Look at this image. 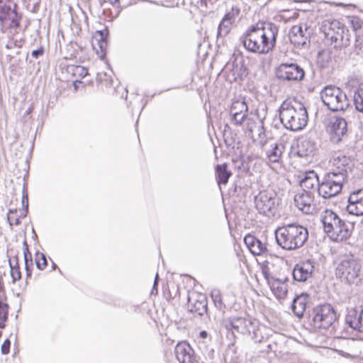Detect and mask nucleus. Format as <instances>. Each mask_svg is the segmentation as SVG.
<instances>
[{"instance_id": "obj_1", "label": "nucleus", "mask_w": 363, "mask_h": 363, "mask_svg": "<svg viewBox=\"0 0 363 363\" xmlns=\"http://www.w3.org/2000/svg\"><path fill=\"white\" fill-rule=\"evenodd\" d=\"M278 26L272 22H258L251 26L240 37V41L249 52L265 55L275 47Z\"/></svg>"}, {"instance_id": "obj_2", "label": "nucleus", "mask_w": 363, "mask_h": 363, "mask_svg": "<svg viewBox=\"0 0 363 363\" xmlns=\"http://www.w3.org/2000/svg\"><path fill=\"white\" fill-rule=\"evenodd\" d=\"M277 243L286 250H294L304 245L308 239L307 228L297 223L279 227L275 230Z\"/></svg>"}, {"instance_id": "obj_3", "label": "nucleus", "mask_w": 363, "mask_h": 363, "mask_svg": "<svg viewBox=\"0 0 363 363\" xmlns=\"http://www.w3.org/2000/svg\"><path fill=\"white\" fill-rule=\"evenodd\" d=\"M220 325L228 333L227 337L231 341L230 345L233 347L236 334L249 336L255 342L258 340V325L257 322L246 316H231L222 319Z\"/></svg>"}, {"instance_id": "obj_4", "label": "nucleus", "mask_w": 363, "mask_h": 363, "mask_svg": "<svg viewBox=\"0 0 363 363\" xmlns=\"http://www.w3.org/2000/svg\"><path fill=\"white\" fill-rule=\"evenodd\" d=\"M285 100L279 108V116L281 123L285 128L291 131L302 130L306 125L308 119V112L302 104L295 103Z\"/></svg>"}, {"instance_id": "obj_5", "label": "nucleus", "mask_w": 363, "mask_h": 363, "mask_svg": "<svg viewBox=\"0 0 363 363\" xmlns=\"http://www.w3.org/2000/svg\"><path fill=\"white\" fill-rule=\"evenodd\" d=\"M323 229L328 236L335 242H342L349 238L352 233V225L341 218L332 210L326 209L321 216Z\"/></svg>"}, {"instance_id": "obj_6", "label": "nucleus", "mask_w": 363, "mask_h": 363, "mask_svg": "<svg viewBox=\"0 0 363 363\" xmlns=\"http://www.w3.org/2000/svg\"><path fill=\"white\" fill-rule=\"evenodd\" d=\"M326 40L335 48H346L350 44L351 35L349 29L337 20H325L320 27Z\"/></svg>"}, {"instance_id": "obj_7", "label": "nucleus", "mask_w": 363, "mask_h": 363, "mask_svg": "<svg viewBox=\"0 0 363 363\" xmlns=\"http://www.w3.org/2000/svg\"><path fill=\"white\" fill-rule=\"evenodd\" d=\"M335 274L342 281L358 284L363 277L360 261L351 255L343 256L336 267Z\"/></svg>"}, {"instance_id": "obj_8", "label": "nucleus", "mask_w": 363, "mask_h": 363, "mask_svg": "<svg viewBox=\"0 0 363 363\" xmlns=\"http://www.w3.org/2000/svg\"><path fill=\"white\" fill-rule=\"evenodd\" d=\"M308 321L315 329L328 330L333 327L337 320V313L329 303L319 304L315 306L309 313Z\"/></svg>"}, {"instance_id": "obj_9", "label": "nucleus", "mask_w": 363, "mask_h": 363, "mask_svg": "<svg viewBox=\"0 0 363 363\" xmlns=\"http://www.w3.org/2000/svg\"><path fill=\"white\" fill-rule=\"evenodd\" d=\"M345 182V173L328 172L324 174L318 183V194L325 199L335 197L342 191Z\"/></svg>"}, {"instance_id": "obj_10", "label": "nucleus", "mask_w": 363, "mask_h": 363, "mask_svg": "<svg viewBox=\"0 0 363 363\" xmlns=\"http://www.w3.org/2000/svg\"><path fill=\"white\" fill-rule=\"evenodd\" d=\"M222 72L230 82L245 77L248 72L243 56L241 54H233L225 65Z\"/></svg>"}, {"instance_id": "obj_11", "label": "nucleus", "mask_w": 363, "mask_h": 363, "mask_svg": "<svg viewBox=\"0 0 363 363\" xmlns=\"http://www.w3.org/2000/svg\"><path fill=\"white\" fill-rule=\"evenodd\" d=\"M326 131L330 135V140L334 143H340L347 134V123L345 119L337 115L328 116L325 119Z\"/></svg>"}, {"instance_id": "obj_12", "label": "nucleus", "mask_w": 363, "mask_h": 363, "mask_svg": "<svg viewBox=\"0 0 363 363\" xmlns=\"http://www.w3.org/2000/svg\"><path fill=\"white\" fill-rule=\"evenodd\" d=\"M323 103L333 112L343 111L349 106L345 92H320Z\"/></svg>"}, {"instance_id": "obj_13", "label": "nucleus", "mask_w": 363, "mask_h": 363, "mask_svg": "<svg viewBox=\"0 0 363 363\" xmlns=\"http://www.w3.org/2000/svg\"><path fill=\"white\" fill-rule=\"evenodd\" d=\"M276 76L279 79L301 81L305 76V72L296 63H281L276 69Z\"/></svg>"}, {"instance_id": "obj_14", "label": "nucleus", "mask_w": 363, "mask_h": 363, "mask_svg": "<svg viewBox=\"0 0 363 363\" xmlns=\"http://www.w3.org/2000/svg\"><path fill=\"white\" fill-rule=\"evenodd\" d=\"M255 208L259 213L273 216L276 209V197L272 193L262 191L255 197Z\"/></svg>"}, {"instance_id": "obj_15", "label": "nucleus", "mask_w": 363, "mask_h": 363, "mask_svg": "<svg viewBox=\"0 0 363 363\" xmlns=\"http://www.w3.org/2000/svg\"><path fill=\"white\" fill-rule=\"evenodd\" d=\"M215 308L224 314L231 309L235 302V296L230 294H222L218 289H213L210 294Z\"/></svg>"}, {"instance_id": "obj_16", "label": "nucleus", "mask_w": 363, "mask_h": 363, "mask_svg": "<svg viewBox=\"0 0 363 363\" xmlns=\"http://www.w3.org/2000/svg\"><path fill=\"white\" fill-rule=\"evenodd\" d=\"M153 96L154 94L149 96L146 95L145 92H122L121 96L126 101L128 106L139 110L140 113Z\"/></svg>"}, {"instance_id": "obj_17", "label": "nucleus", "mask_w": 363, "mask_h": 363, "mask_svg": "<svg viewBox=\"0 0 363 363\" xmlns=\"http://www.w3.org/2000/svg\"><path fill=\"white\" fill-rule=\"evenodd\" d=\"M174 354L179 363H195L197 362V357L194 349L186 341H182L177 344Z\"/></svg>"}, {"instance_id": "obj_18", "label": "nucleus", "mask_w": 363, "mask_h": 363, "mask_svg": "<svg viewBox=\"0 0 363 363\" xmlns=\"http://www.w3.org/2000/svg\"><path fill=\"white\" fill-rule=\"evenodd\" d=\"M291 43L297 48H307L310 44L309 33L307 28L303 29L302 26H292L289 32Z\"/></svg>"}, {"instance_id": "obj_19", "label": "nucleus", "mask_w": 363, "mask_h": 363, "mask_svg": "<svg viewBox=\"0 0 363 363\" xmlns=\"http://www.w3.org/2000/svg\"><path fill=\"white\" fill-rule=\"evenodd\" d=\"M314 262L307 259L296 264L292 271L293 279L296 281H306L314 271Z\"/></svg>"}, {"instance_id": "obj_20", "label": "nucleus", "mask_w": 363, "mask_h": 363, "mask_svg": "<svg viewBox=\"0 0 363 363\" xmlns=\"http://www.w3.org/2000/svg\"><path fill=\"white\" fill-rule=\"evenodd\" d=\"M347 211L350 214L363 216V189L352 192L347 199Z\"/></svg>"}, {"instance_id": "obj_21", "label": "nucleus", "mask_w": 363, "mask_h": 363, "mask_svg": "<svg viewBox=\"0 0 363 363\" xmlns=\"http://www.w3.org/2000/svg\"><path fill=\"white\" fill-rule=\"evenodd\" d=\"M296 206L306 214L312 213L314 211L313 196L307 190H302L294 196Z\"/></svg>"}, {"instance_id": "obj_22", "label": "nucleus", "mask_w": 363, "mask_h": 363, "mask_svg": "<svg viewBox=\"0 0 363 363\" xmlns=\"http://www.w3.org/2000/svg\"><path fill=\"white\" fill-rule=\"evenodd\" d=\"M316 150L315 143L309 138L301 139L297 141L296 146L293 148V153L299 157L311 158Z\"/></svg>"}, {"instance_id": "obj_23", "label": "nucleus", "mask_w": 363, "mask_h": 363, "mask_svg": "<svg viewBox=\"0 0 363 363\" xmlns=\"http://www.w3.org/2000/svg\"><path fill=\"white\" fill-rule=\"evenodd\" d=\"M244 242L254 255H262L267 253L266 244L255 235L248 234L245 236Z\"/></svg>"}, {"instance_id": "obj_24", "label": "nucleus", "mask_w": 363, "mask_h": 363, "mask_svg": "<svg viewBox=\"0 0 363 363\" xmlns=\"http://www.w3.org/2000/svg\"><path fill=\"white\" fill-rule=\"evenodd\" d=\"M345 323L352 329L363 333V309L350 311L345 316Z\"/></svg>"}, {"instance_id": "obj_25", "label": "nucleus", "mask_w": 363, "mask_h": 363, "mask_svg": "<svg viewBox=\"0 0 363 363\" xmlns=\"http://www.w3.org/2000/svg\"><path fill=\"white\" fill-rule=\"evenodd\" d=\"M352 161L350 158L345 155L337 156L333 160V165L335 167L330 172L345 173V180L347 177L348 169L351 170Z\"/></svg>"}, {"instance_id": "obj_26", "label": "nucleus", "mask_w": 363, "mask_h": 363, "mask_svg": "<svg viewBox=\"0 0 363 363\" xmlns=\"http://www.w3.org/2000/svg\"><path fill=\"white\" fill-rule=\"evenodd\" d=\"M189 311L199 316H203L207 313L208 300L206 296L200 294L189 306Z\"/></svg>"}, {"instance_id": "obj_27", "label": "nucleus", "mask_w": 363, "mask_h": 363, "mask_svg": "<svg viewBox=\"0 0 363 363\" xmlns=\"http://www.w3.org/2000/svg\"><path fill=\"white\" fill-rule=\"evenodd\" d=\"M286 282L288 281V278L286 277L284 280L274 278V279H271L270 282L268 284L272 291L274 294V296L277 298H284L286 296L288 292V286Z\"/></svg>"}, {"instance_id": "obj_28", "label": "nucleus", "mask_w": 363, "mask_h": 363, "mask_svg": "<svg viewBox=\"0 0 363 363\" xmlns=\"http://www.w3.org/2000/svg\"><path fill=\"white\" fill-rule=\"evenodd\" d=\"M308 298L306 294H301L293 299L291 310L298 318H301L303 315L308 304Z\"/></svg>"}, {"instance_id": "obj_29", "label": "nucleus", "mask_w": 363, "mask_h": 363, "mask_svg": "<svg viewBox=\"0 0 363 363\" xmlns=\"http://www.w3.org/2000/svg\"><path fill=\"white\" fill-rule=\"evenodd\" d=\"M285 146L281 143L271 145V148L267 151V157L271 162L279 163L281 161Z\"/></svg>"}, {"instance_id": "obj_30", "label": "nucleus", "mask_w": 363, "mask_h": 363, "mask_svg": "<svg viewBox=\"0 0 363 363\" xmlns=\"http://www.w3.org/2000/svg\"><path fill=\"white\" fill-rule=\"evenodd\" d=\"M320 180L318 174L312 170L306 173L304 178L301 180L300 185L303 188L302 190L309 191L315 186L318 188Z\"/></svg>"}, {"instance_id": "obj_31", "label": "nucleus", "mask_w": 363, "mask_h": 363, "mask_svg": "<svg viewBox=\"0 0 363 363\" xmlns=\"http://www.w3.org/2000/svg\"><path fill=\"white\" fill-rule=\"evenodd\" d=\"M216 175L218 184L225 185L232 175V173L230 171L228 170L227 164L223 163L216 166Z\"/></svg>"}, {"instance_id": "obj_32", "label": "nucleus", "mask_w": 363, "mask_h": 363, "mask_svg": "<svg viewBox=\"0 0 363 363\" xmlns=\"http://www.w3.org/2000/svg\"><path fill=\"white\" fill-rule=\"evenodd\" d=\"M345 88L350 91H363V82L355 74L350 75L345 82Z\"/></svg>"}, {"instance_id": "obj_33", "label": "nucleus", "mask_w": 363, "mask_h": 363, "mask_svg": "<svg viewBox=\"0 0 363 363\" xmlns=\"http://www.w3.org/2000/svg\"><path fill=\"white\" fill-rule=\"evenodd\" d=\"M9 4L0 5V21L4 22L11 16L13 11L17 8V4L11 0H8Z\"/></svg>"}, {"instance_id": "obj_34", "label": "nucleus", "mask_w": 363, "mask_h": 363, "mask_svg": "<svg viewBox=\"0 0 363 363\" xmlns=\"http://www.w3.org/2000/svg\"><path fill=\"white\" fill-rule=\"evenodd\" d=\"M248 106L245 99H237L233 101L230 108V115L236 113H247Z\"/></svg>"}, {"instance_id": "obj_35", "label": "nucleus", "mask_w": 363, "mask_h": 363, "mask_svg": "<svg viewBox=\"0 0 363 363\" xmlns=\"http://www.w3.org/2000/svg\"><path fill=\"white\" fill-rule=\"evenodd\" d=\"M233 23L225 18H222L217 30V38L226 36L231 30Z\"/></svg>"}, {"instance_id": "obj_36", "label": "nucleus", "mask_w": 363, "mask_h": 363, "mask_svg": "<svg viewBox=\"0 0 363 363\" xmlns=\"http://www.w3.org/2000/svg\"><path fill=\"white\" fill-rule=\"evenodd\" d=\"M348 23L352 28L355 35L359 33H363V21L357 16H350L348 18Z\"/></svg>"}, {"instance_id": "obj_37", "label": "nucleus", "mask_w": 363, "mask_h": 363, "mask_svg": "<svg viewBox=\"0 0 363 363\" xmlns=\"http://www.w3.org/2000/svg\"><path fill=\"white\" fill-rule=\"evenodd\" d=\"M108 30L106 28L104 30H98L96 33L99 35L100 38L99 40V47L102 52L103 55H106V49L107 47V36H108Z\"/></svg>"}, {"instance_id": "obj_38", "label": "nucleus", "mask_w": 363, "mask_h": 363, "mask_svg": "<svg viewBox=\"0 0 363 363\" xmlns=\"http://www.w3.org/2000/svg\"><path fill=\"white\" fill-rule=\"evenodd\" d=\"M9 305L0 301V329L5 328V323L8 318Z\"/></svg>"}, {"instance_id": "obj_39", "label": "nucleus", "mask_w": 363, "mask_h": 363, "mask_svg": "<svg viewBox=\"0 0 363 363\" xmlns=\"http://www.w3.org/2000/svg\"><path fill=\"white\" fill-rule=\"evenodd\" d=\"M240 12V9L238 6H233L229 11L226 12L223 16V18L233 23L239 16Z\"/></svg>"}, {"instance_id": "obj_40", "label": "nucleus", "mask_w": 363, "mask_h": 363, "mask_svg": "<svg viewBox=\"0 0 363 363\" xmlns=\"http://www.w3.org/2000/svg\"><path fill=\"white\" fill-rule=\"evenodd\" d=\"M256 128H257V133L260 139V143L264 145L266 144L267 140L265 139V129L264 126L263 118L258 117V122Z\"/></svg>"}, {"instance_id": "obj_41", "label": "nucleus", "mask_w": 363, "mask_h": 363, "mask_svg": "<svg viewBox=\"0 0 363 363\" xmlns=\"http://www.w3.org/2000/svg\"><path fill=\"white\" fill-rule=\"evenodd\" d=\"M247 113H236L230 115L231 122L235 125H241L247 118Z\"/></svg>"}, {"instance_id": "obj_42", "label": "nucleus", "mask_w": 363, "mask_h": 363, "mask_svg": "<svg viewBox=\"0 0 363 363\" xmlns=\"http://www.w3.org/2000/svg\"><path fill=\"white\" fill-rule=\"evenodd\" d=\"M36 259H35V264L38 269L43 270L47 266L48 262L46 259L45 255L43 253L36 252Z\"/></svg>"}, {"instance_id": "obj_43", "label": "nucleus", "mask_w": 363, "mask_h": 363, "mask_svg": "<svg viewBox=\"0 0 363 363\" xmlns=\"http://www.w3.org/2000/svg\"><path fill=\"white\" fill-rule=\"evenodd\" d=\"M354 101L356 109L363 113V92H354Z\"/></svg>"}, {"instance_id": "obj_44", "label": "nucleus", "mask_w": 363, "mask_h": 363, "mask_svg": "<svg viewBox=\"0 0 363 363\" xmlns=\"http://www.w3.org/2000/svg\"><path fill=\"white\" fill-rule=\"evenodd\" d=\"M21 15L17 12L16 9L11 13V16L8 18L7 21H11L10 26L12 28H17L20 25V20Z\"/></svg>"}, {"instance_id": "obj_45", "label": "nucleus", "mask_w": 363, "mask_h": 363, "mask_svg": "<svg viewBox=\"0 0 363 363\" xmlns=\"http://www.w3.org/2000/svg\"><path fill=\"white\" fill-rule=\"evenodd\" d=\"M330 59V57L328 56V52L327 50H322L318 52V63L320 67H324Z\"/></svg>"}, {"instance_id": "obj_46", "label": "nucleus", "mask_w": 363, "mask_h": 363, "mask_svg": "<svg viewBox=\"0 0 363 363\" xmlns=\"http://www.w3.org/2000/svg\"><path fill=\"white\" fill-rule=\"evenodd\" d=\"M72 72L74 76L82 78L85 77L88 74V69L82 66H74L72 67Z\"/></svg>"}, {"instance_id": "obj_47", "label": "nucleus", "mask_w": 363, "mask_h": 363, "mask_svg": "<svg viewBox=\"0 0 363 363\" xmlns=\"http://www.w3.org/2000/svg\"><path fill=\"white\" fill-rule=\"evenodd\" d=\"M21 203L24 211L23 216H26L28 211V195L27 192V189L25 186L23 189Z\"/></svg>"}, {"instance_id": "obj_48", "label": "nucleus", "mask_w": 363, "mask_h": 363, "mask_svg": "<svg viewBox=\"0 0 363 363\" xmlns=\"http://www.w3.org/2000/svg\"><path fill=\"white\" fill-rule=\"evenodd\" d=\"M355 36L354 50L358 55L363 52V33H359Z\"/></svg>"}, {"instance_id": "obj_49", "label": "nucleus", "mask_w": 363, "mask_h": 363, "mask_svg": "<svg viewBox=\"0 0 363 363\" xmlns=\"http://www.w3.org/2000/svg\"><path fill=\"white\" fill-rule=\"evenodd\" d=\"M45 54V48L43 46H40L35 50H33L30 53V57L35 60H40Z\"/></svg>"}, {"instance_id": "obj_50", "label": "nucleus", "mask_w": 363, "mask_h": 363, "mask_svg": "<svg viewBox=\"0 0 363 363\" xmlns=\"http://www.w3.org/2000/svg\"><path fill=\"white\" fill-rule=\"evenodd\" d=\"M245 122H246V123H245L246 129L250 133H252L257 127V122H256L255 121V119L252 118H247V120L245 121Z\"/></svg>"}, {"instance_id": "obj_51", "label": "nucleus", "mask_w": 363, "mask_h": 363, "mask_svg": "<svg viewBox=\"0 0 363 363\" xmlns=\"http://www.w3.org/2000/svg\"><path fill=\"white\" fill-rule=\"evenodd\" d=\"M11 276L12 278V281L15 283L16 281L19 280L21 278V274L20 269H14L11 267Z\"/></svg>"}, {"instance_id": "obj_52", "label": "nucleus", "mask_w": 363, "mask_h": 363, "mask_svg": "<svg viewBox=\"0 0 363 363\" xmlns=\"http://www.w3.org/2000/svg\"><path fill=\"white\" fill-rule=\"evenodd\" d=\"M11 342L6 339L1 345V351L3 354H8L10 352Z\"/></svg>"}, {"instance_id": "obj_53", "label": "nucleus", "mask_w": 363, "mask_h": 363, "mask_svg": "<svg viewBox=\"0 0 363 363\" xmlns=\"http://www.w3.org/2000/svg\"><path fill=\"white\" fill-rule=\"evenodd\" d=\"M9 267L11 269V267L14 269H20L17 255L14 256L12 259H9Z\"/></svg>"}, {"instance_id": "obj_54", "label": "nucleus", "mask_w": 363, "mask_h": 363, "mask_svg": "<svg viewBox=\"0 0 363 363\" xmlns=\"http://www.w3.org/2000/svg\"><path fill=\"white\" fill-rule=\"evenodd\" d=\"M262 274L264 279L267 280V284L270 282L271 279H274L275 278L270 274L267 268H262Z\"/></svg>"}, {"instance_id": "obj_55", "label": "nucleus", "mask_w": 363, "mask_h": 363, "mask_svg": "<svg viewBox=\"0 0 363 363\" xmlns=\"http://www.w3.org/2000/svg\"><path fill=\"white\" fill-rule=\"evenodd\" d=\"M33 104H31L28 108V109L25 111V113L23 114V118L24 120V122H26L28 119H30L31 118L30 115L31 112L33 111Z\"/></svg>"}, {"instance_id": "obj_56", "label": "nucleus", "mask_w": 363, "mask_h": 363, "mask_svg": "<svg viewBox=\"0 0 363 363\" xmlns=\"http://www.w3.org/2000/svg\"><path fill=\"white\" fill-rule=\"evenodd\" d=\"M16 212H17L16 209H9V211H8V213H7L6 219H7V221H8V223L9 224L11 230L13 229V222L11 220V218L10 217V214L15 213Z\"/></svg>"}, {"instance_id": "obj_57", "label": "nucleus", "mask_w": 363, "mask_h": 363, "mask_svg": "<svg viewBox=\"0 0 363 363\" xmlns=\"http://www.w3.org/2000/svg\"><path fill=\"white\" fill-rule=\"evenodd\" d=\"M54 96L50 95L48 101V106H50L51 104L53 105L55 102L57 101L58 97V92H53Z\"/></svg>"}, {"instance_id": "obj_58", "label": "nucleus", "mask_w": 363, "mask_h": 363, "mask_svg": "<svg viewBox=\"0 0 363 363\" xmlns=\"http://www.w3.org/2000/svg\"><path fill=\"white\" fill-rule=\"evenodd\" d=\"M26 255H29L30 265H33L32 255L29 251L28 247H23V257H26Z\"/></svg>"}, {"instance_id": "obj_59", "label": "nucleus", "mask_w": 363, "mask_h": 363, "mask_svg": "<svg viewBox=\"0 0 363 363\" xmlns=\"http://www.w3.org/2000/svg\"><path fill=\"white\" fill-rule=\"evenodd\" d=\"M31 267H32V265L26 264V266H25L27 278L31 277V276H32V268Z\"/></svg>"}, {"instance_id": "obj_60", "label": "nucleus", "mask_w": 363, "mask_h": 363, "mask_svg": "<svg viewBox=\"0 0 363 363\" xmlns=\"http://www.w3.org/2000/svg\"><path fill=\"white\" fill-rule=\"evenodd\" d=\"M208 333L206 330H202L199 333L200 337H201L203 339L206 338L208 337Z\"/></svg>"}, {"instance_id": "obj_61", "label": "nucleus", "mask_w": 363, "mask_h": 363, "mask_svg": "<svg viewBox=\"0 0 363 363\" xmlns=\"http://www.w3.org/2000/svg\"><path fill=\"white\" fill-rule=\"evenodd\" d=\"M14 45H15V46L16 45V43H14V42H13V41H11V42H9V43L6 44V48L7 49H11Z\"/></svg>"}, {"instance_id": "obj_62", "label": "nucleus", "mask_w": 363, "mask_h": 363, "mask_svg": "<svg viewBox=\"0 0 363 363\" xmlns=\"http://www.w3.org/2000/svg\"><path fill=\"white\" fill-rule=\"evenodd\" d=\"M215 92H211V94H210L208 92H207V96H208V103H209V106H212L213 104H212V102L211 101V97L213 96V94H214Z\"/></svg>"}, {"instance_id": "obj_63", "label": "nucleus", "mask_w": 363, "mask_h": 363, "mask_svg": "<svg viewBox=\"0 0 363 363\" xmlns=\"http://www.w3.org/2000/svg\"><path fill=\"white\" fill-rule=\"evenodd\" d=\"M25 266L30 265L29 255H26V257H24Z\"/></svg>"}, {"instance_id": "obj_64", "label": "nucleus", "mask_w": 363, "mask_h": 363, "mask_svg": "<svg viewBox=\"0 0 363 363\" xmlns=\"http://www.w3.org/2000/svg\"><path fill=\"white\" fill-rule=\"evenodd\" d=\"M19 225L21 224V220H20V218H16L14 219V223H13V225Z\"/></svg>"}]
</instances>
